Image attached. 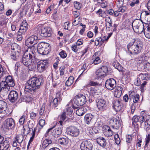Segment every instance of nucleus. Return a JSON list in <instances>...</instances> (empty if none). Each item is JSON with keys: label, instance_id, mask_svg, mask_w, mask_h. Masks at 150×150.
Listing matches in <instances>:
<instances>
[{"label": "nucleus", "instance_id": "1", "mask_svg": "<svg viewBox=\"0 0 150 150\" xmlns=\"http://www.w3.org/2000/svg\"><path fill=\"white\" fill-rule=\"evenodd\" d=\"M43 83V79L41 76L33 77L25 83V91L31 94H33L37 89L40 88V86Z\"/></svg>", "mask_w": 150, "mask_h": 150}, {"label": "nucleus", "instance_id": "2", "mask_svg": "<svg viewBox=\"0 0 150 150\" xmlns=\"http://www.w3.org/2000/svg\"><path fill=\"white\" fill-rule=\"evenodd\" d=\"M129 52L132 54H137L141 53L143 49V42L138 39H134L127 45Z\"/></svg>", "mask_w": 150, "mask_h": 150}, {"label": "nucleus", "instance_id": "3", "mask_svg": "<svg viewBox=\"0 0 150 150\" xmlns=\"http://www.w3.org/2000/svg\"><path fill=\"white\" fill-rule=\"evenodd\" d=\"M28 50H30L29 52L25 53L21 60L23 64L28 67L33 64L36 50V48L34 46L29 47Z\"/></svg>", "mask_w": 150, "mask_h": 150}, {"label": "nucleus", "instance_id": "4", "mask_svg": "<svg viewBox=\"0 0 150 150\" xmlns=\"http://www.w3.org/2000/svg\"><path fill=\"white\" fill-rule=\"evenodd\" d=\"M30 32V33H34V34H37L41 36L45 37H50L52 34L51 29L49 27L42 26L36 28L31 30Z\"/></svg>", "mask_w": 150, "mask_h": 150}, {"label": "nucleus", "instance_id": "5", "mask_svg": "<svg viewBox=\"0 0 150 150\" xmlns=\"http://www.w3.org/2000/svg\"><path fill=\"white\" fill-rule=\"evenodd\" d=\"M15 85L14 81L12 77L10 75L6 77L5 81H2L0 83V90L1 91H5L7 93L10 89V87H13Z\"/></svg>", "mask_w": 150, "mask_h": 150}, {"label": "nucleus", "instance_id": "6", "mask_svg": "<svg viewBox=\"0 0 150 150\" xmlns=\"http://www.w3.org/2000/svg\"><path fill=\"white\" fill-rule=\"evenodd\" d=\"M37 51L40 54L46 55L50 51V44L44 42L39 43L37 47Z\"/></svg>", "mask_w": 150, "mask_h": 150}, {"label": "nucleus", "instance_id": "7", "mask_svg": "<svg viewBox=\"0 0 150 150\" xmlns=\"http://www.w3.org/2000/svg\"><path fill=\"white\" fill-rule=\"evenodd\" d=\"M133 29L136 33H141L144 31V26L142 22L137 19L133 21Z\"/></svg>", "mask_w": 150, "mask_h": 150}, {"label": "nucleus", "instance_id": "8", "mask_svg": "<svg viewBox=\"0 0 150 150\" xmlns=\"http://www.w3.org/2000/svg\"><path fill=\"white\" fill-rule=\"evenodd\" d=\"M129 98L130 100L133 99V103L131 106V112L133 114L136 109V103L139 100V96L138 94L135 95V92L132 91H130L129 93Z\"/></svg>", "mask_w": 150, "mask_h": 150}, {"label": "nucleus", "instance_id": "9", "mask_svg": "<svg viewBox=\"0 0 150 150\" xmlns=\"http://www.w3.org/2000/svg\"><path fill=\"white\" fill-rule=\"evenodd\" d=\"M109 74L107 67L103 66L97 69L95 72L96 77L98 79H102Z\"/></svg>", "mask_w": 150, "mask_h": 150}, {"label": "nucleus", "instance_id": "10", "mask_svg": "<svg viewBox=\"0 0 150 150\" xmlns=\"http://www.w3.org/2000/svg\"><path fill=\"white\" fill-rule=\"evenodd\" d=\"M145 115L144 114L142 115H141L139 116H134L132 118V125L134 127H138L139 124L142 127V123L145 120Z\"/></svg>", "mask_w": 150, "mask_h": 150}, {"label": "nucleus", "instance_id": "11", "mask_svg": "<svg viewBox=\"0 0 150 150\" xmlns=\"http://www.w3.org/2000/svg\"><path fill=\"white\" fill-rule=\"evenodd\" d=\"M54 127L50 128L48 129L46 134V136L50 134H51L53 137H56V136L58 137V136L61 134L62 130V125H60L59 127L56 128L52 131V129Z\"/></svg>", "mask_w": 150, "mask_h": 150}, {"label": "nucleus", "instance_id": "12", "mask_svg": "<svg viewBox=\"0 0 150 150\" xmlns=\"http://www.w3.org/2000/svg\"><path fill=\"white\" fill-rule=\"evenodd\" d=\"M15 121L12 118L7 119L4 122L5 127L8 130L13 129L15 128Z\"/></svg>", "mask_w": 150, "mask_h": 150}, {"label": "nucleus", "instance_id": "13", "mask_svg": "<svg viewBox=\"0 0 150 150\" xmlns=\"http://www.w3.org/2000/svg\"><path fill=\"white\" fill-rule=\"evenodd\" d=\"M48 63L46 60L41 61L37 64V69L40 72H42L48 67Z\"/></svg>", "mask_w": 150, "mask_h": 150}, {"label": "nucleus", "instance_id": "14", "mask_svg": "<svg viewBox=\"0 0 150 150\" xmlns=\"http://www.w3.org/2000/svg\"><path fill=\"white\" fill-rule=\"evenodd\" d=\"M116 81L112 78L107 79L105 84V87L110 90L114 89L116 87Z\"/></svg>", "mask_w": 150, "mask_h": 150}, {"label": "nucleus", "instance_id": "15", "mask_svg": "<svg viewBox=\"0 0 150 150\" xmlns=\"http://www.w3.org/2000/svg\"><path fill=\"white\" fill-rule=\"evenodd\" d=\"M74 103L77 106L83 105L84 104V98L83 94L77 95L74 99Z\"/></svg>", "mask_w": 150, "mask_h": 150}, {"label": "nucleus", "instance_id": "16", "mask_svg": "<svg viewBox=\"0 0 150 150\" xmlns=\"http://www.w3.org/2000/svg\"><path fill=\"white\" fill-rule=\"evenodd\" d=\"M98 109L100 111H103L107 108V105L105 100L103 98L98 99L96 102Z\"/></svg>", "mask_w": 150, "mask_h": 150}, {"label": "nucleus", "instance_id": "17", "mask_svg": "<svg viewBox=\"0 0 150 150\" xmlns=\"http://www.w3.org/2000/svg\"><path fill=\"white\" fill-rule=\"evenodd\" d=\"M112 104L113 107L116 111H120L122 109L123 106L120 99L114 100L112 101Z\"/></svg>", "mask_w": 150, "mask_h": 150}, {"label": "nucleus", "instance_id": "18", "mask_svg": "<svg viewBox=\"0 0 150 150\" xmlns=\"http://www.w3.org/2000/svg\"><path fill=\"white\" fill-rule=\"evenodd\" d=\"M62 95L60 92H57L56 93V98L53 100L52 102H50L49 104V105L50 106L52 103L54 107H57L62 100Z\"/></svg>", "mask_w": 150, "mask_h": 150}, {"label": "nucleus", "instance_id": "19", "mask_svg": "<svg viewBox=\"0 0 150 150\" xmlns=\"http://www.w3.org/2000/svg\"><path fill=\"white\" fill-rule=\"evenodd\" d=\"M79 129L74 126H71L68 129V134L72 136L77 137L79 134Z\"/></svg>", "mask_w": 150, "mask_h": 150}, {"label": "nucleus", "instance_id": "20", "mask_svg": "<svg viewBox=\"0 0 150 150\" xmlns=\"http://www.w3.org/2000/svg\"><path fill=\"white\" fill-rule=\"evenodd\" d=\"M18 97V93L15 91H12L8 96V98L11 102L13 103L16 101Z\"/></svg>", "mask_w": 150, "mask_h": 150}, {"label": "nucleus", "instance_id": "21", "mask_svg": "<svg viewBox=\"0 0 150 150\" xmlns=\"http://www.w3.org/2000/svg\"><path fill=\"white\" fill-rule=\"evenodd\" d=\"M110 124L112 127L116 129H119L120 125V120L115 117H113L110 120Z\"/></svg>", "mask_w": 150, "mask_h": 150}, {"label": "nucleus", "instance_id": "22", "mask_svg": "<svg viewBox=\"0 0 150 150\" xmlns=\"http://www.w3.org/2000/svg\"><path fill=\"white\" fill-rule=\"evenodd\" d=\"M21 95L20 98L18 99V102L21 103L22 102H28L32 100L33 98L32 97L29 96L28 95H22V93L20 92Z\"/></svg>", "mask_w": 150, "mask_h": 150}, {"label": "nucleus", "instance_id": "23", "mask_svg": "<svg viewBox=\"0 0 150 150\" xmlns=\"http://www.w3.org/2000/svg\"><path fill=\"white\" fill-rule=\"evenodd\" d=\"M38 40V37L35 35H33L28 38L26 41V44L30 43L31 44H35Z\"/></svg>", "mask_w": 150, "mask_h": 150}, {"label": "nucleus", "instance_id": "24", "mask_svg": "<svg viewBox=\"0 0 150 150\" xmlns=\"http://www.w3.org/2000/svg\"><path fill=\"white\" fill-rule=\"evenodd\" d=\"M7 108V103L3 100H0V113H6Z\"/></svg>", "mask_w": 150, "mask_h": 150}, {"label": "nucleus", "instance_id": "25", "mask_svg": "<svg viewBox=\"0 0 150 150\" xmlns=\"http://www.w3.org/2000/svg\"><path fill=\"white\" fill-rule=\"evenodd\" d=\"M97 143L100 146L105 148L107 144L105 139L103 137H99L96 139Z\"/></svg>", "mask_w": 150, "mask_h": 150}, {"label": "nucleus", "instance_id": "26", "mask_svg": "<svg viewBox=\"0 0 150 150\" xmlns=\"http://www.w3.org/2000/svg\"><path fill=\"white\" fill-rule=\"evenodd\" d=\"M103 129L104 131V134L106 136L110 137L113 134V132L110 129L109 126H104Z\"/></svg>", "mask_w": 150, "mask_h": 150}, {"label": "nucleus", "instance_id": "27", "mask_svg": "<svg viewBox=\"0 0 150 150\" xmlns=\"http://www.w3.org/2000/svg\"><path fill=\"white\" fill-rule=\"evenodd\" d=\"M0 144V150H8L9 147V142L5 140Z\"/></svg>", "mask_w": 150, "mask_h": 150}, {"label": "nucleus", "instance_id": "28", "mask_svg": "<svg viewBox=\"0 0 150 150\" xmlns=\"http://www.w3.org/2000/svg\"><path fill=\"white\" fill-rule=\"evenodd\" d=\"M58 142L60 144L66 146L69 142V139L66 137H61L58 139Z\"/></svg>", "mask_w": 150, "mask_h": 150}, {"label": "nucleus", "instance_id": "29", "mask_svg": "<svg viewBox=\"0 0 150 150\" xmlns=\"http://www.w3.org/2000/svg\"><path fill=\"white\" fill-rule=\"evenodd\" d=\"M122 88L121 86H118L115 89L114 94V96L116 98H120L121 96Z\"/></svg>", "mask_w": 150, "mask_h": 150}, {"label": "nucleus", "instance_id": "30", "mask_svg": "<svg viewBox=\"0 0 150 150\" xmlns=\"http://www.w3.org/2000/svg\"><path fill=\"white\" fill-rule=\"evenodd\" d=\"M45 105L43 104L40 108L39 110V114L41 117H46L48 115V113L46 110H45Z\"/></svg>", "mask_w": 150, "mask_h": 150}, {"label": "nucleus", "instance_id": "31", "mask_svg": "<svg viewBox=\"0 0 150 150\" xmlns=\"http://www.w3.org/2000/svg\"><path fill=\"white\" fill-rule=\"evenodd\" d=\"M28 28V23L26 21L23 20L21 24L20 25L19 30H20V31H21L22 32H26Z\"/></svg>", "mask_w": 150, "mask_h": 150}, {"label": "nucleus", "instance_id": "32", "mask_svg": "<svg viewBox=\"0 0 150 150\" xmlns=\"http://www.w3.org/2000/svg\"><path fill=\"white\" fill-rule=\"evenodd\" d=\"M112 65L115 68L119 71H122L123 67L116 60H115L112 63Z\"/></svg>", "mask_w": 150, "mask_h": 150}, {"label": "nucleus", "instance_id": "33", "mask_svg": "<svg viewBox=\"0 0 150 150\" xmlns=\"http://www.w3.org/2000/svg\"><path fill=\"white\" fill-rule=\"evenodd\" d=\"M143 31L146 37L150 39V25H147L146 28H144Z\"/></svg>", "mask_w": 150, "mask_h": 150}, {"label": "nucleus", "instance_id": "34", "mask_svg": "<svg viewBox=\"0 0 150 150\" xmlns=\"http://www.w3.org/2000/svg\"><path fill=\"white\" fill-rule=\"evenodd\" d=\"M67 115L66 113L64 112L61 115L59 116L58 119L59 120H60L59 121V122L61 125H62L63 121L66 120L67 118Z\"/></svg>", "mask_w": 150, "mask_h": 150}, {"label": "nucleus", "instance_id": "35", "mask_svg": "<svg viewBox=\"0 0 150 150\" xmlns=\"http://www.w3.org/2000/svg\"><path fill=\"white\" fill-rule=\"evenodd\" d=\"M52 142L51 139H46L43 142L42 147L43 149H45L50 144H51Z\"/></svg>", "mask_w": 150, "mask_h": 150}, {"label": "nucleus", "instance_id": "36", "mask_svg": "<svg viewBox=\"0 0 150 150\" xmlns=\"http://www.w3.org/2000/svg\"><path fill=\"white\" fill-rule=\"evenodd\" d=\"M98 91L95 86L92 87L91 88L90 93L93 96H96L98 95Z\"/></svg>", "mask_w": 150, "mask_h": 150}, {"label": "nucleus", "instance_id": "37", "mask_svg": "<svg viewBox=\"0 0 150 150\" xmlns=\"http://www.w3.org/2000/svg\"><path fill=\"white\" fill-rule=\"evenodd\" d=\"M139 76L143 80H148L150 79V74L148 73H141L139 74Z\"/></svg>", "mask_w": 150, "mask_h": 150}, {"label": "nucleus", "instance_id": "38", "mask_svg": "<svg viewBox=\"0 0 150 150\" xmlns=\"http://www.w3.org/2000/svg\"><path fill=\"white\" fill-rule=\"evenodd\" d=\"M93 116L91 113L86 114L85 116V120L86 121V123L87 124H90Z\"/></svg>", "mask_w": 150, "mask_h": 150}, {"label": "nucleus", "instance_id": "39", "mask_svg": "<svg viewBox=\"0 0 150 150\" xmlns=\"http://www.w3.org/2000/svg\"><path fill=\"white\" fill-rule=\"evenodd\" d=\"M74 79V77L73 76H70L66 81L65 84V86H71L73 83Z\"/></svg>", "mask_w": 150, "mask_h": 150}, {"label": "nucleus", "instance_id": "40", "mask_svg": "<svg viewBox=\"0 0 150 150\" xmlns=\"http://www.w3.org/2000/svg\"><path fill=\"white\" fill-rule=\"evenodd\" d=\"M58 77L57 76H53L52 77V79L53 82V84L55 86L57 84H59L60 83V81L58 79Z\"/></svg>", "mask_w": 150, "mask_h": 150}, {"label": "nucleus", "instance_id": "41", "mask_svg": "<svg viewBox=\"0 0 150 150\" xmlns=\"http://www.w3.org/2000/svg\"><path fill=\"white\" fill-rule=\"evenodd\" d=\"M97 53L96 52L95 53L93 56V58L94 59L93 63L95 64H97L100 63L101 62V60L100 59V58L98 57H96V56Z\"/></svg>", "mask_w": 150, "mask_h": 150}, {"label": "nucleus", "instance_id": "42", "mask_svg": "<svg viewBox=\"0 0 150 150\" xmlns=\"http://www.w3.org/2000/svg\"><path fill=\"white\" fill-rule=\"evenodd\" d=\"M18 52H11V59L14 61H17L18 58Z\"/></svg>", "mask_w": 150, "mask_h": 150}, {"label": "nucleus", "instance_id": "43", "mask_svg": "<svg viewBox=\"0 0 150 150\" xmlns=\"http://www.w3.org/2000/svg\"><path fill=\"white\" fill-rule=\"evenodd\" d=\"M24 138L22 134L17 135L15 138V140L19 144H21L23 142Z\"/></svg>", "mask_w": 150, "mask_h": 150}, {"label": "nucleus", "instance_id": "44", "mask_svg": "<svg viewBox=\"0 0 150 150\" xmlns=\"http://www.w3.org/2000/svg\"><path fill=\"white\" fill-rule=\"evenodd\" d=\"M100 16L104 18L106 16V13L105 11H102L101 9H99L96 13Z\"/></svg>", "mask_w": 150, "mask_h": 150}, {"label": "nucleus", "instance_id": "45", "mask_svg": "<svg viewBox=\"0 0 150 150\" xmlns=\"http://www.w3.org/2000/svg\"><path fill=\"white\" fill-rule=\"evenodd\" d=\"M25 32L24 33L22 32L21 31H20V30H19L17 34V40L18 41H20L22 40L23 39V35H24Z\"/></svg>", "mask_w": 150, "mask_h": 150}, {"label": "nucleus", "instance_id": "46", "mask_svg": "<svg viewBox=\"0 0 150 150\" xmlns=\"http://www.w3.org/2000/svg\"><path fill=\"white\" fill-rule=\"evenodd\" d=\"M148 59V57L146 56H141L139 61H141V62L142 64H143V66H144V64L146 63V62H149L147 61Z\"/></svg>", "mask_w": 150, "mask_h": 150}, {"label": "nucleus", "instance_id": "47", "mask_svg": "<svg viewBox=\"0 0 150 150\" xmlns=\"http://www.w3.org/2000/svg\"><path fill=\"white\" fill-rule=\"evenodd\" d=\"M84 110L83 108H79L76 110V114L78 116H82L84 113Z\"/></svg>", "mask_w": 150, "mask_h": 150}, {"label": "nucleus", "instance_id": "48", "mask_svg": "<svg viewBox=\"0 0 150 150\" xmlns=\"http://www.w3.org/2000/svg\"><path fill=\"white\" fill-rule=\"evenodd\" d=\"M145 19L146 21L148 24V23H150V12H149L147 11H145Z\"/></svg>", "mask_w": 150, "mask_h": 150}, {"label": "nucleus", "instance_id": "49", "mask_svg": "<svg viewBox=\"0 0 150 150\" xmlns=\"http://www.w3.org/2000/svg\"><path fill=\"white\" fill-rule=\"evenodd\" d=\"M144 67L146 71L150 72V62H146L144 63Z\"/></svg>", "mask_w": 150, "mask_h": 150}, {"label": "nucleus", "instance_id": "50", "mask_svg": "<svg viewBox=\"0 0 150 150\" xmlns=\"http://www.w3.org/2000/svg\"><path fill=\"white\" fill-rule=\"evenodd\" d=\"M133 21L132 20H131L129 19L126 20L125 21L126 25L129 27L131 26L133 27Z\"/></svg>", "mask_w": 150, "mask_h": 150}, {"label": "nucleus", "instance_id": "51", "mask_svg": "<svg viewBox=\"0 0 150 150\" xmlns=\"http://www.w3.org/2000/svg\"><path fill=\"white\" fill-rule=\"evenodd\" d=\"M139 3V0H133L130 3L129 5L131 7H133L135 5H138Z\"/></svg>", "mask_w": 150, "mask_h": 150}, {"label": "nucleus", "instance_id": "52", "mask_svg": "<svg viewBox=\"0 0 150 150\" xmlns=\"http://www.w3.org/2000/svg\"><path fill=\"white\" fill-rule=\"evenodd\" d=\"M126 142L129 143H131L132 139V136L130 135H127L126 136Z\"/></svg>", "mask_w": 150, "mask_h": 150}, {"label": "nucleus", "instance_id": "53", "mask_svg": "<svg viewBox=\"0 0 150 150\" xmlns=\"http://www.w3.org/2000/svg\"><path fill=\"white\" fill-rule=\"evenodd\" d=\"M59 55L60 57L63 59L67 57V54L64 50H62L59 53Z\"/></svg>", "mask_w": 150, "mask_h": 150}, {"label": "nucleus", "instance_id": "54", "mask_svg": "<svg viewBox=\"0 0 150 150\" xmlns=\"http://www.w3.org/2000/svg\"><path fill=\"white\" fill-rule=\"evenodd\" d=\"M54 4H51L46 10V13L47 14H49L51 11L54 8Z\"/></svg>", "mask_w": 150, "mask_h": 150}, {"label": "nucleus", "instance_id": "55", "mask_svg": "<svg viewBox=\"0 0 150 150\" xmlns=\"http://www.w3.org/2000/svg\"><path fill=\"white\" fill-rule=\"evenodd\" d=\"M143 124L144 125V129L147 132H148L150 130V126L146 124V123L145 122Z\"/></svg>", "mask_w": 150, "mask_h": 150}, {"label": "nucleus", "instance_id": "56", "mask_svg": "<svg viewBox=\"0 0 150 150\" xmlns=\"http://www.w3.org/2000/svg\"><path fill=\"white\" fill-rule=\"evenodd\" d=\"M67 115H70L72 112V110L71 108H68L66 110V111L65 112Z\"/></svg>", "mask_w": 150, "mask_h": 150}, {"label": "nucleus", "instance_id": "57", "mask_svg": "<svg viewBox=\"0 0 150 150\" xmlns=\"http://www.w3.org/2000/svg\"><path fill=\"white\" fill-rule=\"evenodd\" d=\"M25 117L24 116H22L19 119V123L21 125H22L24 123L25 120Z\"/></svg>", "mask_w": 150, "mask_h": 150}, {"label": "nucleus", "instance_id": "58", "mask_svg": "<svg viewBox=\"0 0 150 150\" xmlns=\"http://www.w3.org/2000/svg\"><path fill=\"white\" fill-rule=\"evenodd\" d=\"M106 28L107 30L110 31L112 26V23H110L106 24Z\"/></svg>", "mask_w": 150, "mask_h": 150}, {"label": "nucleus", "instance_id": "59", "mask_svg": "<svg viewBox=\"0 0 150 150\" xmlns=\"http://www.w3.org/2000/svg\"><path fill=\"white\" fill-rule=\"evenodd\" d=\"M142 143V139L141 138H138L136 142L137 146H138V147H140Z\"/></svg>", "mask_w": 150, "mask_h": 150}, {"label": "nucleus", "instance_id": "60", "mask_svg": "<svg viewBox=\"0 0 150 150\" xmlns=\"http://www.w3.org/2000/svg\"><path fill=\"white\" fill-rule=\"evenodd\" d=\"M70 25L69 23V22H67L64 23V29L66 30H68V28Z\"/></svg>", "mask_w": 150, "mask_h": 150}, {"label": "nucleus", "instance_id": "61", "mask_svg": "<svg viewBox=\"0 0 150 150\" xmlns=\"http://www.w3.org/2000/svg\"><path fill=\"white\" fill-rule=\"evenodd\" d=\"M126 9V8L125 6H121L118 8V11L119 12L124 13L125 12Z\"/></svg>", "mask_w": 150, "mask_h": 150}, {"label": "nucleus", "instance_id": "62", "mask_svg": "<svg viewBox=\"0 0 150 150\" xmlns=\"http://www.w3.org/2000/svg\"><path fill=\"white\" fill-rule=\"evenodd\" d=\"M74 5L76 9H79L80 8V5L77 2H74Z\"/></svg>", "mask_w": 150, "mask_h": 150}, {"label": "nucleus", "instance_id": "63", "mask_svg": "<svg viewBox=\"0 0 150 150\" xmlns=\"http://www.w3.org/2000/svg\"><path fill=\"white\" fill-rule=\"evenodd\" d=\"M145 142L147 143H149L150 142V134H148L146 136L145 139Z\"/></svg>", "mask_w": 150, "mask_h": 150}, {"label": "nucleus", "instance_id": "64", "mask_svg": "<svg viewBox=\"0 0 150 150\" xmlns=\"http://www.w3.org/2000/svg\"><path fill=\"white\" fill-rule=\"evenodd\" d=\"M45 121L44 120L41 119L40 120L39 124L40 126L41 127L43 126L45 124Z\"/></svg>", "mask_w": 150, "mask_h": 150}]
</instances>
